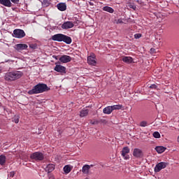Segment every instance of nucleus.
<instances>
[{"label":"nucleus","instance_id":"nucleus-11","mask_svg":"<svg viewBox=\"0 0 179 179\" xmlns=\"http://www.w3.org/2000/svg\"><path fill=\"white\" fill-rule=\"evenodd\" d=\"M55 71H56V72H60L61 73H66V68L62 65H56Z\"/></svg>","mask_w":179,"mask_h":179},{"label":"nucleus","instance_id":"nucleus-3","mask_svg":"<svg viewBox=\"0 0 179 179\" xmlns=\"http://www.w3.org/2000/svg\"><path fill=\"white\" fill-rule=\"evenodd\" d=\"M32 160H36V162H41V160H44V155L40 152H34L30 156Z\"/></svg>","mask_w":179,"mask_h":179},{"label":"nucleus","instance_id":"nucleus-25","mask_svg":"<svg viewBox=\"0 0 179 179\" xmlns=\"http://www.w3.org/2000/svg\"><path fill=\"white\" fill-rule=\"evenodd\" d=\"M71 170L72 169H71V166H69V165H66L64 167V173H66V174H69V173H71Z\"/></svg>","mask_w":179,"mask_h":179},{"label":"nucleus","instance_id":"nucleus-4","mask_svg":"<svg viewBox=\"0 0 179 179\" xmlns=\"http://www.w3.org/2000/svg\"><path fill=\"white\" fill-rule=\"evenodd\" d=\"M26 36V33L23 29H15L13 31V37L15 38H23V37Z\"/></svg>","mask_w":179,"mask_h":179},{"label":"nucleus","instance_id":"nucleus-2","mask_svg":"<svg viewBox=\"0 0 179 179\" xmlns=\"http://www.w3.org/2000/svg\"><path fill=\"white\" fill-rule=\"evenodd\" d=\"M23 76V73L22 71H11L6 73L4 79L7 82H13L20 79Z\"/></svg>","mask_w":179,"mask_h":179},{"label":"nucleus","instance_id":"nucleus-26","mask_svg":"<svg viewBox=\"0 0 179 179\" xmlns=\"http://www.w3.org/2000/svg\"><path fill=\"white\" fill-rule=\"evenodd\" d=\"M122 108V105H113V110H121Z\"/></svg>","mask_w":179,"mask_h":179},{"label":"nucleus","instance_id":"nucleus-30","mask_svg":"<svg viewBox=\"0 0 179 179\" xmlns=\"http://www.w3.org/2000/svg\"><path fill=\"white\" fill-rule=\"evenodd\" d=\"M19 118H20L19 116H15L13 121H14V122H15V124H19Z\"/></svg>","mask_w":179,"mask_h":179},{"label":"nucleus","instance_id":"nucleus-32","mask_svg":"<svg viewBox=\"0 0 179 179\" xmlns=\"http://www.w3.org/2000/svg\"><path fill=\"white\" fill-rule=\"evenodd\" d=\"M13 3H15V5H17L19 3L20 0H10Z\"/></svg>","mask_w":179,"mask_h":179},{"label":"nucleus","instance_id":"nucleus-23","mask_svg":"<svg viewBox=\"0 0 179 179\" xmlns=\"http://www.w3.org/2000/svg\"><path fill=\"white\" fill-rule=\"evenodd\" d=\"M166 149V148L164 146H157L155 148V150L156 152H157V153H163V152H164Z\"/></svg>","mask_w":179,"mask_h":179},{"label":"nucleus","instance_id":"nucleus-28","mask_svg":"<svg viewBox=\"0 0 179 179\" xmlns=\"http://www.w3.org/2000/svg\"><path fill=\"white\" fill-rule=\"evenodd\" d=\"M42 4L44 6H50V2H48V0H43Z\"/></svg>","mask_w":179,"mask_h":179},{"label":"nucleus","instance_id":"nucleus-19","mask_svg":"<svg viewBox=\"0 0 179 179\" xmlns=\"http://www.w3.org/2000/svg\"><path fill=\"white\" fill-rule=\"evenodd\" d=\"M54 170H55V165L52 164H49L47 166L46 171H48V173H52Z\"/></svg>","mask_w":179,"mask_h":179},{"label":"nucleus","instance_id":"nucleus-7","mask_svg":"<svg viewBox=\"0 0 179 179\" xmlns=\"http://www.w3.org/2000/svg\"><path fill=\"white\" fill-rule=\"evenodd\" d=\"M128 153H129V148H123L122 150V156L124 159V160H129V155H128Z\"/></svg>","mask_w":179,"mask_h":179},{"label":"nucleus","instance_id":"nucleus-5","mask_svg":"<svg viewBox=\"0 0 179 179\" xmlns=\"http://www.w3.org/2000/svg\"><path fill=\"white\" fill-rule=\"evenodd\" d=\"M166 167H167V163L159 162L155 166V173H159V171H161V170H163V169H166Z\"/></svg>","mask_w":179,"mask_h":179},{"label":"nucleus","instance_id":"nucleus-41","mask_svg":"<svg viewBox=\"0 0 179 179\" xmlns=\"http://www.w3.org/2000/svg\"><path fill=\"white\" fill-rule=\"evenodd\" d=\"M89 166H90V168L93 167V164H91V165H89Z\"/></svg>","mask_w":179,"mask_h":179},{"label":"nucleus","instance_id":"nucleus-34","mask_svg":"<svg viewBox=\"0 0 179 179\" xmlns=\"http://www.w3.org/2000/svg\"><path fill=\"white\" fill-rule=\"evenodd\" d=\"M150 87L151 89H156V88L157 87V86L156 85L153 84V85H151L150 86Z\"/></svg>","mask_w":179,"mask_h":179},{"label":"nucleus","instance_id":"nucleus-16","mask_svg":"<svg viewBox=\"0 0 179 179\" xmlns=\"http://www.w3.org/2000/svg\"><path fill=\"white\" fill-rule=\"evenodd\" d=\"M122 59L123 62H125L126 64H132V62H134V59L128 56L123 57Z\"/></svg>","mask_w":179,"mask_h":179},{"label":"nucleus","instance_id":"nucleus-20","mask_svg":"<svg viewBox=\"0 0 179 179\" xmlns=\"http://www.w3.org/2000/svg\"><path fill=\"white\" fill-rule=\"evenodd\" d=\"M87 62L90 65H96V60L94 59V57L89 56L87 57Z\"/></svg>","mask_w":179,"mask_h":179},{"label":"nucleus","instance_id":"nucleus-9","mask_svg":"<svg viewBox=\"0 0 179 179\" xmlns=\"http://www.w3.org/2000/svg\"><path fill=\"white\" fill-rule=\"evenodd\" d=\"M59 60L60 62H62L63 64H68V62H71L72 61V57H71L69 55H62L59 57Z\"/></svg>","mask_w":179,"mask_h":179},{"label":"nucleus","instance_id":"nucleus-8","mask_svg":"<svg viewBox=\"0 0 179 179\" xmlns=\"http://www.w3.org/2000/svg\"><path fill=\"white\" fill-rule=\"evenodd\" d=\"M28 45L24 43H18L15 45V50L17 51H23L24 50H27Z\"/></svg>","mask_w":179,"mask_h":179},{"label":"nucleus","instance_id":"nucleus-18","mask_svg":"<svg viewBox=\"0 0 179 179\" xmlns=\"http://www.w3.org/2000/svg\"><path fill=\"white\" fill-rule=\"evenodd\" d=\"M90 171V166L85 164L83 166L82 172L83 174H89Z\"/></svg>","mask_w":179,"mask_h":179},{"label":"nucleus","instance_id":"nucleus-17","mask_svg":"<svg viewBox=\"0 0 179 179\" xmlns=\"http://www.w3.org/2000/svg\"><path fill=\"white\" fill-rule=\"evenodd\" d=\"M57 9H59V10H61V12H64V10H66V4L64 3H58Z\"/></svg>","mask_w":179,"mask_h":179},{"label":"nucleus","instance_id":"nucleus-40","mask_svg":"<svg viewBox=\"0 0 179 179\" xmlns=\"http://www.w3.org/2000/svg\"><path fill=\"white\" fill-rule=\"evenodd\" d=\"M0 73H2V67L0 66Z\"/></svg>","mask_w":179,"mask_h":179},{"label":"nucleus","instance_id":"nucleus-27","mask_svg":"<svg viewBox=\"0 0 179 179\" xmlns=\"http://www.w3.org/2000/svg\"><path fill=\"white\" fill-rule=\"evenodd\" d=\"M152 135L154 138H156L157 139H159V138H160V133H159V131L154 132Z\"/></svg>","mask_w":179,"mask_h":179},{"label":"nucleus","instance_id":"nucleus-13","mask_svg":"<svg viewBox=\"0 0 179 179\" xmlns=\"http://www.w3.org/2000/svg\"><path fill=\"white\" fill-rule=\"evenodd\" d=\"M63 41V43H66V44H71L72 43V38L71 36H68L63 34L62 36V41L61 43Z\"/></svg>","mask_w":179,"mask_h":179},{"label":"nucleus","instance_id":"nucleus-12","mask_svg":"<svg viewBox=\"0 0 179 179\" xmlns=\"http://www.w3.org/2000/svg\"><path fill=\"white\" fill-rule=\"evenodd\" d=\"M0 4L6 8H12L13 6L10 0H0Z\"/></svg>","mask_w":179,"mask_h":179},{"label":"nucleus","instance_id":"nucleus-38","mask_svg":"<svg viewBox=\"0 0 179 179\" xmlns=\"http://www.w3.org/2000/svg\"><path fill=\"white\" fill-rule=\"evenodd\" d=\"M90 124H92V125H94L96 124V121H93V120H90Z\"/></svg>","mask_w":179,"mask_h":179},{"label":"nucleus","instance_id":"nucleus-15","mask_svg":"<svg viewBox=\"0 0 179 179\" xmlns=\"http://www.w3.org/2000/svg\"><path fill=\"white\" fill-rule=\"evenodd\" d=\"M89 115V109H87L86 108H84L83 110L80 111V117H87Z\"/></svg>","mask_w":179,"mask_h":179},{"label":"nucleus","instance_id":"nucleus-29","mask_svg":"<svg viewBox=\"0 0 179 179\" xmlns=\"http://www.w3.org/2000/svg\"><path fill=\"white\" fill-rule=\"evenodd\" d=\"M140 127H148V122L146 121H142L140 123Z\"/></svg>","mask_w":179,"mask_h":179},{"label":"nucleus","instance_id":"nucleus-33","mask_svg":"<svg viewBox=\"0 0 179 179\" xmlns=\"http://www.w3.org/2000/svg\"><path fill=\"white\" fill-rule=\"evenodd\" d=\"M150 52H151V54H156V49H155V48H151L150 49Z\"/></svg>","mask_w":179,"mask_h":179},{"label":"nucleus","instance_id":"nucleus-24","mask_svg":"<svg viewBox=\"0 0 179 179\" xmlns=\"http://www.w3.org/2000/svg\"><path fill=\"white\" fill-rule=\"evenodd\" d=\"M103 10H104L105 12H108L109 13H113V8L110 7V6H104L102 8Z\"/></svg>","mask_w":179,"mask_h":179},{"label":"nucleus","instance_id":"nucleus-36","mask_svg":"<svg viewBox=\"0 0 179 179\" xmlns=\"http://www.w3.org/2000/svg\"><path fill=\"white\" fill-rule=\"evenodd\" d=\"M130 8H132V9H134L135 10V9H136V6H135V5H130Z\"/></svg>","mask_w":179,"mask_h":179},{"label":"nucleus","instance_id":"nucleus-1","mask_svg":"<svg viewBox=\"0 0 179 179\" xmlns=\"http://www.w3.org/2000/svg\"><path fill=\"white\" fill-rule=\"evenodd\" d=\"M50 90V87L45 83H38L34 86L33 89L28 91V94H39L40 93H44V92H48Z\"/></svg>","mask_w":179,"mask_h":179},{"label":"nucleus","instance_id":"nucleus-6","mask_svg":"<svg viewBox=\"0 0 179 179\" xmlns=\"http://www.w3.org/2000/svg\"><path fill=\"white\" fill-rule=\"evenodd\" d=\"M74 26L75 24H73V22L66 21L62 24V29H63V30H68V29H72Z\"/></svg>","mask_w":179,"mask_h":179},{"label":"nucleus","instance_id":"nucleus-42","mask_svg":"<svg viewBox=\"0 0 179 179\" xmlns=\"http://www.w3.org/2000/svg\"><path fill=\"white\" fill-rule=\"evenodd\" d=\"M178 142L179 143V136H178Z\"/></svg>","mask_w":179,"mask_h":179},{"label":"nucleus","instance_id":"nucleus-43","mask_svg":"<svg viewBox=\"0 0 179 179\" xmlns=\"http://www.w3.org/2000/svg\"><path fill=\"white\" fill-rule=\"evenodd\" d=\"M0 106H1V103H0Z\"/></svg>","mask_w":179,"mask_h":179},{"label":"nucleus","instance_id":"nucleus-39","mask_svg":"<svg viewBox=\"0 0 179 179\" xmlns=\"http://www.w3.org/2000/svg\"><path fill=\"white\" fill-rule=\"evenodd\" d=\"M49 179H55V178H54V176H50Z\"/></svg>","mask_w":179,"mask_h":179},{"label":"nucleus","instance_id":"nucleus-21","mask_svg":"<svg viewBox=\"0 0 179 179\" xmlns=\"http://www.w3.org/2000/svg\"><path fill=\"white\" fill-rule=\"evenodd\" d=\"M103 113L104 114H111V113H113V106H107L106 108H103Z\"/></svg>","mask_w":179,"mask_h":179},{"label":"nucleus","instance_id":"nucleus-22","mask_svg":"<svg viewBox=\"0 0 179 179\" xmlns=\"http://www.w3.org/2000/svg\"><path fill=\"white\" fill-rule=\"evenodd\" d=\"M5 163H6V157L3 155H0V165L5 166Z\"/></svg>","mask_w":179,"mask_h":179},{"label":"nucleus","instance_id":"nucleus-35","mask_svg":"<svg viewBox=\"0 0 179 179\" xmlns=\"http://www.w3.org/2000/svg\"><path fill=\"white\" fill-rule=\"evenodd\" d=\"M116 23H117V24H121V23H124V22L122 21V19H119V20H117V21L116 22Z\"/></svg>","mask_w":179,"mask_h":179},{"label":"nucleus","instance_id":"nucleus-37","mask_svg":"<svg viewBox=\"0 0 179 179\" xmlns=\"http://www.w3.org/2000/svg\"><path fill=\"white\" fill-rule=\"evenodd\" d=\"M15 176V172H10V177H14Z\"/></svg>","mask_w":179,"mask_h":179},{"label":"nucleus","instance_id":"nucleus-31","mask_svg":"<svg viewBox=\"0 0 179 179\" xmlns=\"http://www.w3.org/2000/svg\"><path fill=\"white\" fill-rule=\"evenodd\" d=\"M141 37H142V34H136L134 35L135 38H141Z\"/></svg>","mask_w":179,"mask_h":179},{"label":"nucleus","instance_id":"nucleus-14","mask_svg":"<svg viewBox=\"0 0 179 179\" xmlns=\"http://www.w3.org/2000/svg\"><path fill=\"white\" fill-rule=\"evenodd\" d=\"M133 156H134V157H142V150L139 148H135L133 151Z\"/></svg>","mask_w":179,"mask_h":179},{"label":"nucleus","instance_id":"nucleus-10","mask_svg":"<svg viewBox=\"0 0 179 179\" xmlns=\"http://www.w3.org/2000/svg\"><path fill=\"white\" fill-rule=\"evenodd\" d=\"M62 35L63 34H56L51 37V40L52 41H57L58 43H61L62 40Z\"/></svg>","mask_w":179,"mask_h":179}]
</instances>
